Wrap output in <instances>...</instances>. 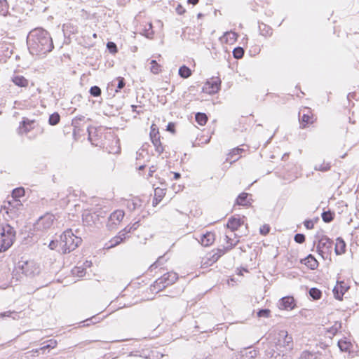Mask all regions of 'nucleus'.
<instances>
[{
	"label": "nucleus",
	"mask_w": 359,
	"mask_h": 359,
	"mask_svg": "<svg viewBox=\"0 0 359 359\" xmlns=\"http://www.w3.org/2000/svg\"><path fill=\"white\" fill-rule=\"evenodd\" d=\"M27 43L32 55H44L54 48L50 34L41 27L33 29L29 32Z\"/></svg>",
	"instance_id": "1"
},
{
	"label": "nucleus",
	"mask_w": 359,
	"mask_h": 359,
	"mask_svg": "<svg viewBox=\"0 0 359 359\" xmlns=\"http://www.w3.org/2000/svg\"><path fill=\"white\" fill-rule=\"evenodd\" d=\"M81 242V238L75 236L71 229L65 230L60 236V245L64 254L74 250Z\"/></svg>",
	"instance_id": "2"
},
{
	"label": "nucleus",
	"mask_w": 359,
	"mask_h": 359,
	"mask_svg": "<svg viewBox=\"0 0 359 359\" xmlns=\"http://www.w3.org/2000/svg\"><path fill=\"white\" fill-rule=\"evenodd\" d=\"M15 231L8 224L0 226V252L7 250L13 243Z\"/></svg>",
	"instance_id": "3"
},
{
	"label": "nucleus",
	"mask_w": 359,
	"mask_h": 359,
	"mask_svg": "<svg viewBox=\"0 0 359 359\" xmlns=\"http://www.w3.org/2000/svg\"><path fill=\"white\" fill-rule=\"evenodd\" d=\"M14 273L15 276L21 273L27 277H33L39 273V269L34 260H25L22 258L15 266Z\"/></svg>",
	"instance_id": "4"
},
{
	"label": "nucleus",
	"mask_w": 359,
	"mask_h": 359,
	"mask_svg": "<svg viewBox=\"0 0 359 359\" xmlns=\"http://www.w3.org/2000/svg\"><path fill=\"white\" fill-rule=\"evenodd\" d=\"M178 279V275L176 273H166L158 278L151 286L153 290H157V292L164 290L166 287L175 283Z\"/></svg>",
	"instance_id": "5"
},
{
	"label": "nucleus",
	"mask_w": 359,
	"mask_h": 359,
	"mask_svg": "<svg viewBox=\"0 0 359 359\" xmlns=\"http://www.w3.org/2000/svg\"><path fill=\"white\" fill-rule=\"evenodd\" d=\"M274 346L276 351H280V352L284 351L280 350V348H284L285 351H291L293 348L292 337L288 334L287 331L281 330L278 334Z\"/></svg>",
	"instance_id": "6"
},
{
	"label": "nucleus",
	"mask_w": 359,
	"mask_h": 359,
	"mask_svg": "<svg viewBox=\"0 0 359 359\" xmlns=\"http://www.w3.org/2000/svg\"><path fill=\"white\" fill-rule=\"evenodd\" d=\"M333 241L327 236H323L319 240L317 245V252L325 259L332 252Z\"/></svg>",
	"instance_id": "7"
},
{
	"label": "nucleus",
	"mask_w": 359,
	"mask_h": 359,
	"mask_svg": "<svg viewBox=\"0 0 359 359\" xmlns=\"http://www.w3.org/2000/svg\"><path fill=\"white\" fill-rule=\"evenodd\" d=\"M149 135L151 142L155 147L156 151L158 152L159 154H162L164 149L160 140L158 128L155 124L151 125Z\"/></svg>",
	"instance_id": "8"
},
{
	"label": "nucleus",
	"mask_w": 359,
	"mask_h": 359,
	"mask_svg": "<svg viewBox=\"0 0 359 359\" xmlns=\"http://www.w3.org/2000/svg\"><path fill=\"white\" fill-rule=\"evenodd\" d=\"M53 221L54 216L50 214H46L39 217L34 224V228L40 231L48 229L53 225Z\"/></svg>",
	"instance_id": "9"
},
{
	"label": "nucleus",
	"mask_w": 359,
	"mask_h": 359,
	"mask_svg": "<svg viewBox=\"0 0 359 359\" xmlns=\"http://www.w3.org/2000/svg\"><path fill=\"white\" fill-rule=\"evenodd\" d=\"M124 217V212L121 210H117L113 212L107 223V227L109 230L114 229L123 219Z\"/></svg>",
	"instance_id": "10"
},
{
	"label": "nucleus",
	"mask_w": 359,
	"mask_h": 359,
	"mask_svg": "<svg viewBox=\"0 0 359 359\" xmlns=\"http://www.w3.org/2000/svg\"><path fill=\"white\" fill-rule=\"evenodd\" d=\"M221 80L219 78L212 79L211 81H208L203 88L205 93L209 94H215L220 89Z\"/></svg>",
	"instance_id": "11"
},
{
	"label": "nucleus",
	"mask_w": 359,
	"mask_h": 359,
	"mask_svg": "<svg viewBox=\"0 0 359 359\" xmlns=\"http://www.w3.org/2000/svg\"><path fill=\"white\" fill-rule=\"evenodd\" d=\"M252 201L253 200L252 198V195L250 194L243 192L237 196L234 203V206L241 205L250 207L252 205Z\"/></svg>",
	"instance_id": "12"
},
{
	"label": "nucleus",
	"mask_w": 359,
	"mask_h": 359,
	"mask_svg": "<svg viewBox=\"0 0 359 359\" xmlns=\"http://www.w3.org/2000/svg\"><path fill=\"white\" fill-rule=\"evenodd\" d=\"M34 123V120H29V118L24 117L22 121L20 123V126L18 128V133L19 135L28 133L31 130L34 128L32 126Z\"/></svg>",
	"instance_id": "13"
},
{
	"label": "nucleus",
	"mask_w": 359,
	"mask_h": 359,
	"mask_svg": "<svg viewBox=\"0 0 359 359\" xmlns=\"http://www.w3.org/2000/svg\"><path fill=\"white\" fill-rule=\"evenodd\" d=\"M295 306L294 299L290 296L284 297L279 301V308L280 309L292 310Z\"/></svg>",
	"instance_id": "14"
},
{
	"label": "nucleus",
	"mask_w": 359,
	"mask_h": 359,
	"mask_svg": "<svg viewBox=\"0 0 359 359\" xmlns=\"http://www.w3.org/2000/svg\"><path fill=\"white\" fill-rule=\"evenodd\" d=\"M83 222L86 226H92L99 219V215L95 212L86 211L82 215Z\"/></svg>",
	"instance_id": "15"
},
{
	"label": "nucleus",
	"mask_w": 359,
	"mask_h": 359,
	"mask_svg": "<svg viewBox=\"0 0 359 359\" xmlns=\"http://www.w3.org/2000/svg\"><path fill=\"white\" fill-rule=\"evenodd\" d=\"M123 231H124L121 230L119 231L117 236H114L108 243H105L104 248L111 249L122 243L126 239V237H124Z\"/></svg>",
	"instance_id": "16"
},
{
	"label": "nucleus",
	"mask_w": 359,
	"mask_h": 359,
	"mask_svg": "<svg viewBox=\"0 0 359 359\" xmlns=\"http://www.w3.org/2000/svg\"><path fill=\"white\" fill-rule=\"evenodd\" d=\"M344 282H337V285L334 287L332 290L335 299L338 300H342L343 295L348 288L344 285Z\"/></svg>",
	"instance_id": "17"
},
{
	"label": "nucleus",
	"mask_w": 359,
	"mask_h": 359,
	"mask_svg": "<svg viewBox=\"0 0 359 359\" xmlns=\"http://www.w3.org/2000/svg\"><path fill=\"white\" fill-rule=\"evenodd\" d=\"M301 263L306 265L311 270L316 269L318 266L317 259L311 254H309L306 257L302 259Z\"/></svg>",
	"instance_id": "18"
},
{
	"label": "nucleus",
	"mask_w": 359,
	"mask_h": 359,
	"mask_svg": "<svg viewBox=\"0 0 359 359\" xmlns=\"http://www.w3.org/2000/svg\"><path fill=\"white\" fill-rule=\"evenodd\" d=\"M244 222L241 218H236L231 217L229 219L226 224L227 228L230 229L232 231H235L238 229L243 224Z\"/></svg>",
	"instance_id": "19"
},
{
	"label": "nucleus",
	"mask_w": 359,
	"mask_h": 359,
	"mask_svg": "<svg viewBox=\"0 0 359 359\" xmlns=\"http://www.w3.org/2000/svg\"><path fill=\"white\" fill-rule=\"evenodd\" d=\"M346 244L342 238L338 237L336 239L334 252L337 255H340L346 252Z\"/></svg>",
	"instance_id": "20"
},
{
	"label": "nucleus",
	"mask_w": 359,
	"mask_h": 359,
	"mask_svg": "<svg viewBox=\"0 0 359 359\" xmlns=\"http://www.w3.org/2000/svg\"><path fill=\"white\" fill-rule=\"evenodd\" d=\"M214 241L215 234L211 232H207L201 236V243L203 246L210 245L212 243H213Z\"/></svg>",
	"instance_id": "21"
},
{
	"label": "nucleus",
	"mask_w": 359,
	"mask_h": 359,
	"mask_svg": "<svg viewBox=\"0 0 359 359\" xmlns=\"http://www.w3.org/2000/svg\"><path fill=\"white\" fill-rule=\"evenodd\" d=\"M165 194V189L157 187L154 191V198L152 201L153 206H156Z\"/></svg>",
	"instance_id": "22"
},
{
	"label": "nucleus",
	"mask_w": 359,
	"mask_h": 359,
	"mask_svg": "<svg viewBox=\"0 0 359 359\" xmlns=\"http://www.w3.org/2000/svg\"><path fill=\"white\" fill-rule=\"evenodd\" d=\"M11 80L15 86L19 87H27L29 84V81L21 75L13 76Z\"/></svg>",
	"instance_id": "23"
},
{
	"label": "nucleus",
	"mask_w": 359,
	"mask_h": 359,
	"mask_svg": "<svg viewBox=\"0 0 359 359\" xmlns=\"http://www.w3.org/2000/svg\"><path fill=\"white\" fill-rule=\"evenodd\" d=\"M335 214L333 211L328 210L327 211L324 210L321 214L322 219L325 223H330L332 222L334 219Z\"/></svg>",
	"instance_id": "24"
},
{
	"label": "nucleus",
	"mask_w": 359,
	"mask_h": 359,
	"mask_svg": "<svg viewBox=\"0 0 359 359\" xmlns=\"http://www.w3.org/2000/svg\"><path fill=\"white\" fill-rule=\"evenodd\" d=\"M259 30L260 34L264 36H271L272 34V29L263 22L259 23Z\"/></svg>",
	"instance_id": "25"
},
{
	"label": "nucleus",
	"mask_w": 359,
	"mask_h": 359,
	"mask_svg": "<svg viewBox=\"0 0 359 359\" xmlns=\"http://www.w3.org/2000/svg\"><path fill=\"white\" fill-rule=\"evenodd\" d=\"M46 344L43 346L42 347L37 348L34 351L35 353H39L40 351H43V353H44L45 350L49 349V348H53L57 346V341L55 339H50L45 342Z\"/></svg>",
	"instance_id": "26"
},
{
	"label": "nucleus",
	"mask_w": 359,
	"mask_h": 359,
	"mask_svg": "<svg viewBox=\"0 0 359 359\" xmlns=\"http://www.w3.org/2000/svg\"><path fill=\"white\" fill-rule=\"evenodd\" d=\"M243 151V149H241L239 147L234 148L228 155V157L226 158L227 161H236L238 160L239 156H238L242 151Z\"/></svg>",
	"instance_id": "27"
},
{
	"label": "nucleus",
	"mask_w": 359,
	"mask_h": 359,
	"mask_svg": "<svg viewBox=\"0 0 359 359\" xmlns=\"http://www.w3.org/2000/svg\"><path fill=\"white\" fill-rule=\"evenodd\" d=\"M178 74L180 77L187 79L191 76L192 72L189 67L184 65L180 67Z\"/></svg>",
	"instance_id": "28"
},
{
	"label": "nucleus",
	"mask_w": 359,
	"mask_h": 359,
	"mask_svg": "<svg viewBox=\"0 0 359 359\" xmlns=\"http://www.w3.org/2000/svg\"><path fill=\"white\" fill-rule=\"evenodd\" d=\"M195 120L200 126H204L208 121V116L205 113L198 112L195 115Z\"/></svg>",
	"instance_id": "29"
},
{
	"label": "nucleus",
	"mask_w": 359,
	"mask_h": 359,
	"mask_svg": "<svg viewBox=\"0 0 359 359\" xmlns=\"http://www.w3.org/2000/svg\"><path fill=\"white\" fill-rule=\"evenodd\" d=\"M318 353L304 351L300 355V359H317Z\"/></svg>",
	"instance_id": "30"
},
{
	"label": "nucleus",
	"mask_w": 359,
	"mask_h": 359,
	"mask_svg": "<svg viewBox=\"0 0 359 359\" xmlns=\"http://www.w3.org/2000/svg\"><path fill=\"white\" fill-rule=\"evenodd\" d=\"M309 295L313 300H318L322 297V292L316 288V287H312L309 290Z\"/></svg>",
	"instance_id": "31"
},
{
	"label": "nucleus",
	"mask_w": 359,
	"mask_h": 359,
	"mask_svg": "<svg viewBox=\"0 0 359 359\" xmlns=\"http://www.w3.org/2000/svg\"><path fill=\"white\" fill-rule=\"evenodd\" d=\"M60 121V116L57 112H55L50 115L48 118V123L50 126H56Z\"/></svg>",
	"instance_id": "32"
},
{
	"label": "nucleus",
	"mask_w": 359,
	"mask_h": 359,
	"mask_svg": "<svg viewBox=\"0 0 359 359\" xmlns=\"http://www.w3.org/2000/svg\"><path fill=\"white\" fill-rule=\"evenodd\" d=\"M150 71L155 74H158L161 72V66L155 60H152L150 62Z\"/></svg>",
	"instance_id": "33"
},
{
	"label": "nucleus",
	"mask_w": 359,
	"mask_h": 359,
	"mask_svg": "<svg viewBox=\"0 0 359 359\" xmlns=\"http://www.w3.org/2000/svg\"><path fill=\"white\" fill-rule=\"evenodd\" d=\"M313 117L309 114H304L300 118V122L303 124V127H306L308 124L313 123Z\"/></svg>",
	"instance_id": "34"
},
{
	"label": "nucleus",
	"mask_w": 359,
	"mask_h": 359,
	"mask_svg": "<svg viewBox=\"0 0 359 359\" xmlns=\"http://www.w3.org/2000/svg\"><path fill=\"white\" fill-rule=\"evenodd\" d=\"M330 163H326L325 161H323L322 163L320 164H316L315 166H314V169L316 170H319V171H322V172H326L327 170H329L330 169Z\"/></svg>",
	"instance_id": "35"
},
{
	"label": "nucleus",
	"mask_w": 359,
	"mask_h": 359,
	"mask_svg": "<svg viewBox=\"0 0 359 359\" xmlns=\"http://www.w3.org/2000/svg\"><path fill=\"white\" fill-rule=\"evenodd\" d=\"M8 4L6 0H0V15L6 16L8 13Z\"/></svg>",
	"instance_id": "36"
},
{
	"label": "nucleus",
	"mask_w": 359,
	"mask_h": 359,
	"mask_svg": "<svg viewBox=\"0 0 359 359\" xmlns=\"http://www.w3.org/2000/svg\"><path fill=\"white\" fill-rule=\"evenodd\" d=\"M245 50L243 48L238 46L233 50V56L236 59H241L243 57Z\"/></svg>",
	"instance_id": "37"
},
{
	"label": "nucleus",
	"mask_w": 359,
	"mask_h": 359,
	"mask_svg": "<svg viewBox=\"0 0 359 359\" xmlns=\"http://www.w3.org/2000/svg\"><path fill=\"white\" fill-rule=\"evenodd\" d=\"M89 93L90 94V95L93 97H99L101 95L102 90L99 86H94L90 88Z\"/></svg>",
	"instance_id": "38"
},
{
	"label": "nucleus",
	"mask_w": 359,
	"mask_h": 359,
	"mask_svg": "<svg viewBox=\"0 0 359 359\" xmlns=\"http://www.w3.org/2000/svg\"><path fill=\"white\" fill-rule=\"evenodd\" d=\"M351 344L346 341L339 340L338 341V346L341 351L346 352L349 349Z\"/></svg>",
	"instance_id": "39"
},
{
	"label": "nucleus",
	"mask_w": 359,
	"mask_h": 359,
	"mask_svg": "<svg viewBox=\"0 0 359 359\" xmlns=\"http://www.w3.org/2000/svg\"><path fill=\"white\" fill-rule=\"evenodd\" d=\"M107 48L108 49L109 52L112 54H114L118 52L116 44L112 41L107 42Z\"/></svg>",
	"instance_id": "40"
},
{
	"label": "nucleus",
	"mask_w": 359,
	"mask_h": 359,
	"mask_svg": "<svg viewBox=\"0 0 359 359\" xmlns=\"http://www.w3.org/2000/svg\"><path fill=\"white\" fill-rule=\"evenodd\" d=\"M270 313L271 311L269 309H261L257 311V316L259 318H269L270 316Z\"/></svg>",
	"instance_id": "41"
},
{
	"label": "nucleus",
	"mask_w": 359,
	"mask_h": 359,
	"mask_svg": "<svg viewBox=\"0 0 359 359\" xmlns=\"http://www.w3.org/2000/svg\"><path fill=\"white\" fill-rule=\"evenodd\" d=\"M72 126L74 127L73 134L75 135L76 133H79L81 123L75 118L72 121Z\"/></svg>",
	"instance_id": "42"
},
{
	"label": "nucleus",
	"mask_w": 359,
	"mask_h": 359,
	"mask_svg": "<svg viewBox=\"0 0 359 359\" xmlns=\"http://www.w3.org/2000/svg\"><path fill=\"white\" fill-rule=\"evenodd\" d=\"M341 327V323L339 322H336L334 325L327 330V332L334 335Z\"/></svg>",
	"instance_id": "43"
},
{
	"label": "nucleus",
	"mask_w": 359,
	"mask_h": 359,
	"mask_svg": "<svg viewBox=\"0 0 359 359\" xmlns=\"http://www.w3.org/2000/svg\"><path fill=\"white\" fill-rule=\"evenodd\" d=\"M25 195V189L22 187L16 188L13 191V196L14 198L21 197Z\"/></svg>",
	"instance_id": "44"
},
{
	"label": "nucleus",
	"mask_w": 359,
	"mask_h": 359,
	"mask_svg": "<svg viewBox=\"0 0 359 359\" xmlns=\"http://www.w3.org/2000/svg\"><path fill=\"white\" fill-rule=\"evenodd\" d=\"M220 257V255H217L214 253L212 256L208 258V261L204 263V264L211 265L213 263L216 262Z\"/></svg>",
	"instance_id": "45"
},
{
	"label": "nucleus",
	"mask_w": 359,
	"mask_h": 359,
	"mask_svg": "<svg viewBox=\"0 0 359 359\" xmlns=\"http://www.w3.org/2000/svg\"><path fill=\"white\" fill-rule=\"evenodd\" d=\"M117 81H118V83H117V86H116V93L118 91H119L120 90H121L122 88H123L124 86H126V82H125L124 78L119 76L117 78Z\"/></svg>",
	"instance_id": "46"
},
{
	"label": "nucleus",
	"mask_w": 359,
	"mask_h": 359,
	"mask_svg": "<svg viewBox=\"0 0 359 359\" xmlns=\"http://www.w3.org/2000/svg\"><path fill=\"white\" fill-rule=\"evenodd\" d=\"M140 225V221L135 222L134 224H133L131 226L128 225L125 229H123L122 231H128V232H132L135 230H136Z\"/></svg>",
	"instance_id": "47"
},
{
	"label": "nucleus",
	"mask_w": 359,
	"mask_h": 359,
	"mask_svg": "<svg viewBox=\"0 0 359 359\" xmlns=\"http://www.w3.org/2000/svg\"><path fill=\"white\" fill-rule=\"evenodd\" d=\"M271 230L269 224H264L259 228V233L262 236H266Z\"/></svg>",
	"instance_id": "48"
},
{
	"label": "nucleus",
	"mask_w": 359,
	"mask_h": 359,
	"mask_svg": "<svg viewBox=\"0 0 359 359\" xmlns=\"http://www.w3.org/2000/svg\"><path fill=\"white\" fill-rule=\"evenodd\" d=\"M294 240L296 243L302 244L305 242L306 236L303 233H297L294 237Z\"/></svg>",
	"instance_id": "49"
},
{
	"label": "nucleus",
	"mask_w": 359,
	"mask_h": 359,
	"mask_svg": "<svg viewBox=\"0 0 359 359\" xmlns=\"http://www.w3.org/2000/svg\"><path fill=\"white\" fill-rule=\"evenodd\" d=\"M278 351L273 350V353L271 355V358L274 359H285V354H280V353H278Z\"/></svg>",
	"instance_id": "50"
},
{
	"label": "nucleus",
	"mask_w": 359,
	"mask_h": 359,
	"mask_svg": "<svg viewBox=\"0 0 359 359\" xmlns=\"http://www.w3.org/2000/svg\"><path fill=\"white\" fill-rule=\"evenodd\" d=\"M101 320H102V318L100 317H99L97 315H95L89 318H87L86 321H91V323L96 324V323L100 322Z\"/></svg>",
	"instance_id": "51"
},
{
	"label": "nucleus",
	"mask_w": 359,
	"mask_h": 359,
	"mask_svg": "<svg viewBox=\"0 0 359 359\" xmlns=\"http://www.w3.org/2000/svg\"><path fill=\"white\" fill-rule=\"evenodd\" d=\"M304 224L307 229H312L314 227L313 222L311 219H306L304 222Z\"/></svg>",
	"instance_id": "52"
},
{
	"label": "nucleus",
	"mask_w": 359,
	"mask_h": 359,
	"mask_svg": "<svg viewBox=\"0 0 359 359\" xmlns=\"http://www.w3.org/2000/svg\"><path fill=\"white\" fill-rule=\"evenodd\" d=\"M166 130L170 132L171 133H175V123H172V122H170L168 124V126H167Z\"/></svg>",
	"instance_id": "53"
},
{
	"label": "nucleus",
	"mask_w": 359,
	"mask_h": 359,
	"mask_svg": "<svg viewBox=\"0 0 359 359\" xmlns=\"http://www.w3.org/2000/svg\"><path fill=\"white\" fill-rule=\"evenodd\" d=\"M58 244L59 242L57 240H52L50 242L48 247L50 248V250H55L58 246Z\"/></svg>",
	"instance_id": "54"
},
{
	"label": "nucleus",
	"mask_w": 359,
	"mask_h": 359,
	"mask_svg": "<svg viewBox=\"0 0 359 359\" xmlns=\"http://www.w3.org/2000/svg\"><path fill=\"white\" fill-rule=\"evenodd\" d=\"M154 34V32L152 30V25L150 23L149 24V28L148 29H145V33H144V35L149 38L151 35H152Z\"/></svg>",
	"instance_id": "55"
},
{
	"label": "nucleus",
	"mask_w": 359,
	"mask_h": 359,
	"mask_svg": "<svg viewBox=\"0 0 359 359\" xmlns=\"http://www.w3.org/2000/svg\"><path fill=\"white\" fill-rule=\"evenodd\" d=\"M176 11L179 15H182L185 13V9L179 4L176 8Z\"/></svg>",
	"instance_id": "56"
},
{
	"label": "nucleus",
	"mask_w": 359,
	"mask_h": 359,
	"mask_svg": "<svg viewBox=\"0 0 359 359\" xmlns=\"http://www.w3.org/2000/svg\"><path fill=\"white\" fill-rule=\"evenodd\" d=\"M162 257H159L157 261L150 266L149 269L152 270L153 269L157 268L158 266V263L160 262V259Z\"/></svg>",
	"instance_id": "57"
},
{
	"label": "nucleus",
	"mask_w": 359,
	"mask_h": 359,
	"mask_svg": "<svg viewBox=\"0 0 359 359\" xmlns=\"http://www.w3.org/2000/svg\"><path fill=\"white\" fill-rule=\"evenodd\" d=\"M226 250H228V248H226V249L225 248H224V249H217V252H215V254L220 255V257H222L223 255H224V253L226 252Z\"/></svg>",
	"instance_id": "58"
},
{
	"label": "nucleus",
	"mask_w": 359,
	"mask_h": 359,
	"mask_svg": "<svg viewBox=\"0 0 359 359\" xmlns=\"http://www.w3.org/2000/svg\"><path fill=\"white\" fill-rule=\"evenodd\" d=\"M131 108L133 112H135L137 114H140L142 113V111L137 110V105H131Z\"/></svg>",
	"instance_id": "59"
},
{
	"label": "nucleus",
	"mask_w": 359,
	"mask_h": 359,
	"mask_svg": "<svg viewBox=\"0 0 359 359\" xmlns=\"http://www.w3.org/2000/svg\"><path fill=\"white\" fill-rule=\"evenodd\" d=\"M13 313V312H11V311H6V312H3V313H0V317H2V318H4V317H8V316H11V314H12Z\"/></svg>",
	"instance_id": "60"
},
{
	"label": "nucleus",
	"mask_w": 359,
	"mask_h": 359,
	"mask_svg": "<svg viewBox=\"0 0 359 359\" xmlns=\"http://www.w3.org/2000/svg\"><path fill=\"white\" fill-rule=\"evenodd\" d=\"M76 120L80 121L81 123V122H85L86 121V117L84 116H82V115H80V116H76L74 118Z\"/></svg>",
	"instance_id": "61"
},
{
	"label": "nucleus",
	"mask_w": 359,
	"mask_h": 359,
	"mask_svg": "<svg viewBox=\"0 0 359 359\" xmlns=\"http://www.w3.org/2000/svg\"><path fill=\"white\" fill-rule=\"evenodd\" d=\"M137 206H140V205L136 202V201H134L131 203V206H130V208L132 209V210H135L137 208Z\"/></svg>",
	"instance_id": "62"
},
{
	"label": "nucleus",
	"mask_w": 359,
	"mask_h": 359,
	"mask_svg": "<svg viewBox=\"0 0 359 359\" xmlns=\"http://www.w3.org/2000/svg\"><path fill=\"white\" fill-rule=\"evenodd\" d=\"M156 171V168L152 165L149 168V177H151L153 175V173Z\"/></svg>",
	"instance_id": "63"
},
{
	"label": "nucleus",
	"mask_w": 359,
	"mask_h": 359,
	"mask_svg": "<svg viewBox=\"0 0 359 359\" xmlns=\"http://www.w3.org/2000/svg\"><path fill=\"white\" fill-rule=\"evenodd\" d=\"M355 95H356L355 93H354V92H353V93H348V95H347V99H348V100H350L351 98H353H353H355Z\"/></svg>",
	"instance_id": "64"
}]
</instances>
